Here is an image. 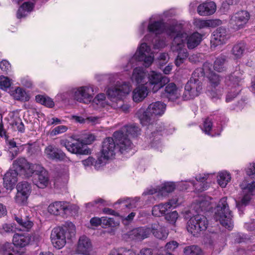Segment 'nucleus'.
Segmentation results:
<instances>
[{
  "label": "nucleus",
  "instance_id": "1",
  "mask_svg": "<svg viewBox=\"0 0 255 255\" xmlns=\"http://www.w3.org/2000/svg\"><path fill=\"white\" fill-rule=\"evenodd\" d=\"M166 33L173 38L171 49L173 52L177 53L175 64L177 66H180L188 56L187 50L185 48L187 33L184 31L181 24L169 26L166 29Z\"/></svg>",
  "mask_w": 255,
  "mask_h": 255
},
{
  "label": "nucleus",
  "instance_id": "2",
  "mask_svg": "<svg viewBox=\"0 0 255 255\" xmlns=\"http://www.w3.org/2000/svg\"><path fill=\"white\" fill-rule=\"evenodd\" d=\"M47 173V171L41 165L30 163L25 158L22 157L14 160L12 167L7 172L10 175H22L25 174L44 175Z\"/></svg>",
  "mask_w": 255,
  "mask_h": 255
},
{
  "label": "nucleus",
  "instance_id": "3",
  "mask_svg": "<svg viewBox=\"0 0 255 255\" xmlns=\"http://www.w3.org/2000/svg\"><path fill=\"white\" fill-rule=\"evenodd\" d=\"M76 234L75 226L70 222H66L62 227L53 229L50 235L52 244L57 249H61L66 243V238L71 239Z\"/></svg>",
  "mask_w": 255,
  "mask_h": 255
},
{
  "label": "nucleus",
  "instance_id": "4",
  "mask_svg": "<svg viewBox=\"0 0 255 255\" xmlns=\"http://www.w3.org/2000/svg\"><path fill=\"white\" fill-rule=\"evenodd\" d=\"M139 133L140 129L134 124L125 126L114 132L113 136L116 140L121 153L127 152L131 148L132 143L128 137V135L134 137Z\"/></svg>",
  "mask_w": 255,
  "mask_h": 255
},
{
  "label": "nucleus",
  "instance_id": "5",
  "mask_svg": "<svg viewBox=\"0 0 255 255\" xmlns=\"http://www.w3.org/2000/svg\"><path fill=\"white\" fill-rule=\"evenodd\" d=\"M96 92V88L93 85H87L73 88L69 92L58 95V97L64 100L69 98L71 95V98L74 100L80 103L89 104L92 102Z\"/></svg>",
  "mask_w": 255,
  "mask_h": 255
},
{
  "label": "nucleus",
  "instance_id": "6",
  "mask_svg": "<svg viewBox=\"0 0 255 255\" xmlns=\"http://www.w3.org/2000/svg\"><path fill=\"white\" fill-rule=\"evenodd\" d=\"M203 69L197 68L192 73L190 79L185 86L182 95L184 100H189L198 96L202 90L201 79L203 77Z\"/></svg>",
  "mask_w": 255,
  "mask_h": 255
},
{
  "label": "nucleus",
  "instance_id": "7",
  "mask_svg": "<svg viewBox=\"0 0 255 255\" xmlns=\"http://www.w3.org/2000/svg\"><path fill=\"white\" fill-rule=\"evenodd\" d=\"M242 190L240 200L236 201V207L242 212L243 207L246 206L255 194V176H246L240 184Z\"/></svg>",
  "mask_w": 255,
  "mask_h": 255
},
{
  "label": "nucleus",
  "instance_id": "8",
  "mask_svg": "<svg viewBox=\"0 0 255 255\" xmlns=\"http://www.w3.org/2000/svg\"><path fill=\"white\" fill-rule=\"evenodd\" d=\"M154 60V55L151 52L150 48L145 42L141 44L136 50L135 54L130 59L127 65L124 67L125 71H128L134 66V63L137 61H143L144 66L148 67L151 65Z\"/></svg>",
  "mask_w": 255,
  "mask_h": 255
},
{
  "label": "nucleus",
  "instance_id": "9",
  "mask_svg": "<svg viewBox=\"0 0 255 255\" xmlns=\"http://www.w3.org/2000/svg\"><path fill=\"white\" fill-rule=\"evenodd\" d=\"M227 200V198L224 197L220 200L216 208L214 219L216 221H219L223 226L231 230L233 228L232 221L233 216L229 209Z\"/></svg>",
  "mask_w": 255,
  "mask_h": 255
},
{
  "label": "nucleus",
  "instance_id": "10",
  "mask_svg": "<svg viewBox=\"0 0 255 255\" xmlns=\"http://www.w3.org/2000/svg\"><path fill=\"white\" fill-rule=\"evenodd\" d=\"M166 105L163 102L157 101L150 104L146 111L140 117V123L142 126H152L156 116H161L164 114Z\"/></svg>",
  "mask_w": 255,
  "mask_h": 255
},
{
  "label": "nucleus",
  "instance_id": "11",
  "mask_svg": "<svg viewBox=\"0 0 255 255\" xmlns=\"http://www.w3.org/2000/svg\"><path fill=\"white\" fill-rule=\"evenodd\" d=\"M78 207L67 202L56 201L51 203L48 207V212L55 216L63 217L72 215L78 211Z\"/></svg>",
  "mask_w": 255,
  "mask_h": 255
},
{
  "label": "nucleus",
  "instance_id": "12",
  "mask_svg": "<svg viewBox=\"0 0 255 255\" xmlns=\"http://www.w3.org/2000/svg\"><path fill=\"white\" fill-rule=\"evenodd\" d=\"M208 226V221L205 216L198 214L190 218L187 223L188 232L194 236H198L205 231Z\"/></svg>",
  "mask_w": 255,
  "mask_h": 255
},
{
  "label": "nucleus",
  "instance_id": "13",
  "mask_svg": "<svg viewBox=\"0 0 255 255\" xmlns=\"http://www.w3.org/2000/svg\"><path fill=\"white\" fill-rule=\"evenodd\" d=\"M118 151L120 152L115 138L114 136L106 137L102 142L100 157L106 162V160L113 159Z\"/></svg>",
  "mask_w": 255,
  "mask_h": 255
},
{
  "label": "nucleus",
  "instance_id": "14",
  "mask_svg": "<svg viewBox=\"0 0 255 255\" xmlns=\"http://www.w3.org/2000/svg\"><path fill=\"white\" fill-rule=\"evenodd\" d=\"M16 188L17 192L14 197L15 203L20 206L26 205L32 190L31 184L27 181L20 182L17 184Z\"/></svg>",
  "mask_w": 255,
  "mask_h": 255
},
{
  "label": "nucleus",
  "instance_id": "15",
  "mask_svg": "<svg viewBox=\"0 0 255 255\" xmlns=\"http://www.w3.org/2000/svg\"><path fill=\"white\" fill-rule=\"evenodd\" d=\"M169 81L168 77L154 71H151L148 74V85L153 93L157 92Z\"/></svg>",
  "mask_w": 255,
  "mask_h": 255
},
{
  "label": "nucleus",
  "instance_id": "16",
  "mask_svg": "<svg viewBox=\"0 0 255 255\" xmlns=\"http://www.w3.org/2000/svg\"><path fill=\"white\" fill-rule=\"evenodd\" d=\"M131 91V86L128 83L118 82L116 85L107 91L108 96L112 99L121 100L128 94Z\"/></svg>",
  "mask_w": 255,
  "mask_h": 255
},
{
  "label": "nucleus",
  "instance_id": "17",
  "mask_svg": "<svg viewBox=\"0 0 255 255\" xmlns=\"http://www.w3.org/2000/svg\"><path fill=\"white\" fill-rule=\"evenodd\" d=\"M60 144L73 153L87 154L88 152L86 148V146L79 139H72L71 141L66 139H62L60 141Z\"/></svg>",
  "mask_w": 255,
  "mask_h": 255
},
{
  "label": "nucleus",
  "instance_id": "18",
  "mask_svg": "<svg viewBox=\"0 0 255 255\" xmlns=\"http://www.w3.org/2000/svg\"><path fill=\"white\" fill-rule=\"evenodd\" d=\"M250 18L249 13L246 10H240L231 16L230 24L235 30L243 28Z\"/></svg>",
  "mask_w": 255,
  "mask_h": 255
},
{
  "label": "nucleus",
  "instance_id": "19",
  "mask_svg": "<svg viewBox=\"0 0 255 255\" xmlns=\"http://www.w3.org/2000/svg\"><path fill=\"white\" fill-rule=\"evenodd\" d=\"M230 38V34L226 28L220 27L215 30L211 39V47H216L225 43Z\"/></svg>",
  "mask_w": 255,
  "mask_h": 255
},
{
  "label": "nucleus",
  "instance_id": "20",
  "mask_svg": "<svg viewBox=\"0 0 255 255\" xmlns=\"http://www.w3.org/2000/svg\"><path fill=\"white\" fill-rule=\"evenodd\" d=\"M178 200L173 198L168 202L161 203L154 205L152 209V215L153 216L159 217L166 214V213L172 208L177 206Z\"/></svg>",
  "mask_w": 255,
  "mask_h": 255
},
{
  "label": "nucleus",
  "instance_id": "21",
  "mask_svg": "<svg viewBox=\"0 0 255 255\" xmlns=\"http://www.w3.org/2000/svg\"><path fill=\"white\" fill-rule=\"evenodd\" d=\"M151 234L149 227H138L129 231L127 235L130 240L141 241L148 238Z\"/></svg>",
  "mask_w": 255,
  "mask_h": 255
},
{
  "label": "nucleus",
  "instance_id": "22",
  "mask_svg": "<svg viewBox=\"0 0 255 255\" xmlns=\"http://www.w3.org/2000/svg\"><path fill=\"white\" fill-rule=\"evenodd\" d=\"M46 157L51 160L62 161L66 157L65 154L54 145H49L44 151Z\"/></svg>",
  "mask_w": 255,
  "mask_h": 255
},
{
  "label": "nucleus",
  "instance_id": "23",
  "mask_svg": "<svg viewBox=\"0 0 255 255\" xmlns=\"http://www.w3.org/2000/svg\"><path fill=\"white\" fill-rule=\"evenodd\" d=\"M149 229L151 233L158 239L164 240L168 237V232L166 228L158 222L151 224Z\"/></svg>",
  "mask_w": 255,
  "mask_h": 255
},
{
  "label": "nucleus",
  "instance_id": "24",
  "mask_svg": "<svg viewBox=\"0 0 255 255\" xmlns=\"http://www.w3.org/2000/svg\"><path fill=\"white\" fill-rule=\"evenodd\" d=\"M149 91V89L145 85H138L132 92V100L135 103L142 101L147 96Z\"/></svg>",
  "mask_w": 255,
  "mask_h": 255
},
{
  "label": "nucleus",
  "instance_id": "25",
  "mask_svg": "<svg viewBox=\"0 0 255 255\" xmlns=\"http://www.w3.org/2000/svg\"><path fill=\"white\" fill-rule=\"evenodd\" d=\"M216 10V4L212 1H207L200 4L197 7V12L201 16L213 14Z\"/></svg>",
  "mask_w": 255,
  "mask_h": 255
},
{
  "label": "nucleus",
  "instance_id": "26",
  "mask_svg": "<svg viewBox=\"0 0 255 255\" xmlns=\"http://www.w3.org/2000/svg\"><path fill=\"white\" fill-rule=\"evenodd\" d=\"M92 251V244L88 238L81 237L78 241L76 252L79 254L89 255Z\"/></svg>",
  "mask_w": 255,
  "mask_h": 255
},
{
  "label": "nucleus",
  "instance_id": "27",
  "mask_svg": "<svg viewBox=\"0 0 255 255\" xmlns=\"http://www.w3.org/2000/svg\"><path fill=\"white\" fill-rule=\"evenodd\" d=\"M31 240L28 234L15 233L12 239V245L15 247L24 248L27 246Z\"/></svg>",
  "mask_w": 255,
  "mask_h": 255
},
{
  "label": "nucleus",
  "instance_id": "28",
  "mask_svg": "<svg viewBox=\"0 0 255 255\" xmlns=\"http://www.w3.org/2000/svg\"><path fill=\"white\" fill-rule=\"evenodd\" d=\"M165 86L164 94L169 100L174 101L180 97L179 90L174 83H168Z\"/></svg>",
  "mask_w": 255,
  "mask_h": 255
},
{
  "label": "nucleus",
  "instance_id": "29",
  "mask_svg": "<svg viewBox=\"0 0 255 255\" xmlns=\"http://www.w3.org/2000/svg\"><path fill=\"white\" fill-rule=\"evenodd\" d=\"M0 254L1 255H23L22 252L16 249L12 244L8 242L0 244Z\"/></svg>",
  "mask_w": 255,
  "mask_h": 255
},
{
  "label": "nucleus",
  "instance_id": "30",
  "mask_svg": "<svg viewBox=\"0 0 255 255\" xmlns=\"http://www.w3.org/2000/svg\"><path fill=\"white\" fill-rule=\"evenodd\" d=\"M210 199L209 197H199L196 202L192 205L195 211L197 213H200V212L208 210L210 208Z\"/></svg>",
  "mask_w": 255,
  "mask_h": 255
},
{
  "label": "nucleus",
  "instance_id": "31",
  "mask_svg": "<svg viewBox=\"0 0 255 255\" xmlns=\"http://www.w3.org/2000/svg\"><path fill=\"white\" fill-rule=\"evenodd\" d=\"M202 36L198 32H194L190 35L187 34V38L185 39L187 47L189 49H192L197 46L201 42Z\"/></svg>",
  "mask_w": 255,
  "mask_h": 255
},
{
  "label": "nucleus",
  "instance_id": "32",
  "mask_svg": "<svg viewBox=\"0 0 255 255\" xmlns=\"http://www.w3.org/2000/svg\"><path fill=\"white\" fill-rule=\"evenodd\" d=\"M241 76L242 75L239 72H234L226 77L225 80L226 84L228 86H231L232 88L239 86L243 79Z\"/></svg>",
  "mask_w": 255,
  "mask_h": 255
},
{
  "label": "nucleus",
  "instance_id": "33",
  "mask_svg": "<svg viewBox=\"0 0 255 255\" xmlns=\"http://www.w3.org/2000/svg\"><path fill=\"white\" fill-rule=\"evenodd\" d=\"M175 188V184L172 182H166L158 186L159 196L165 197L172 192Z\"/></svg>",
  "mask_w": 255,
  "mask_h": 255
},
{
  "label": "nucleus",
  "instance_id": "34",
  "mask_svg": "<svg viewBox=\"0 0 255 255\" xmlns=\"http://www.w3.org/2000/svg\"><path fill=\"white\" fill-rule=\"evenodd\" d=\"M220 23L219 20H202L199 18L195 19L193 22L194 25L199 28L211 27Z\"/></svg>",
  "mask_w": 255,
  "mask_h": 255
},
{
  "label": "nucleus",
  "instance_id": "35",
  "mask_svg": "<svg viewBox=\"0 0 255 255\" xmlns=\"http://www.w3.org/2000/svg\"><path fill=\"white\" fill-rule=\"evenodd\" d=\"M202 69L204 70L203 75H206L212 86L216 87L218 85L220 81L219 76L214 72L208 70L206 64L204 65L203 68Z\"/></svg>",
  "mask_w": 255,
  "mask_h": 255
},
{
  "label": "nucleus",
  "instance_id": "36",
  "mask_svg": "<svg viewBox=\"0 0 255 255\" xmlns=\"http://www.w3.org/2000/svg\"><path fill=\"white\" fill-rule=\"evenodd\" d=\"M140 198L139 197H136L133 199L131 198H127V199H119L117 203L115 204H122V207H126L129 209H132L137 207L138 203L139 201Z\"/></svg>",
  "mask_w": 255,
  "mask_h": 255
},
{
  "label": "nucleus",
  "instance_id": "37",
  "mask_svg": "<svg viewBox=\"0 0 255 255\" xmlns=\"http://www.w3.org/2000/svg\"><path fill=\"white\" fill-rule=\"evenodd\" d=\"M248 51L246 43L240 42L235 44L232 49V54L237 58H241Z\"/></svg>",
  "mask_w": 255,
  "mask_h": 255
},
{
  "label": "nucleus",
  "instance_id": "38",
  "mask_svg": "<svg viewBox=\"0 0 255 255\" xmlns=\"http://www.w3.org/2000/svg\"><path fill=\"white\" fill-rule=\"evenodd\" d=\"M145 77V70L142 67H136L133 71L131 79L138 84L142 82Z\"/></svg>",
  "mask_w": 255,
  "mask_h": 255
},
{
  "label": "nucleus",
  "instance_id": "39",
  "mask_svg": "<svg viewBox=\"0 0 255 255\" xmlns=\"http://www.w3.org/2000/svg\"><path fill=\"white\" fill-rule=\"evenodd\" d=\"M33 8V4L32 3L29 2H25L17 10L16 16L18 18L24 17L26 16L28 12L32 11Z\"/></svg>",
  "mask_w": 255,
  "mask_h": 255
},
{
  "label": "nucleus",
  "instance_id": "40",
  "mask_svg": "<svg viewBox=\"0 0 255 255\" xmlns=\"http://www.w3.org/2000/svg\"><path fill=\"white\" fill-rule=\"evenodd\" d=\"M14 220L16 221L17 224L21 226L22 230L28 231L33 226V222L30 221L29 219H23L20 217L14 215Z\"/></svg>",
  "mask_w": 255,
  "mask_h": 255
},
{
  "label": "nucleus",
  "instance_id": "41",
  "mask_svg": "<svg viewBox=\"0 0 255 255\" xmlns=\"http://www.w3.org/2000/svg\"><path fill=\"white\" fill-rule=\"evenodd\" d=\"M226 60V57L224 55H221L217 57L214 63V70L219 72L225 71Z\"/></svg>",
  "mask_w": 255,
  "mask_h": 255
},
{
  "label": "nucleus",
  "instance_id": "42",
  "mask_svg": "<svg viewBox=\"0 0 255 255\" xmlns=\"http://www.w3.org/2000/svg\"><path fill=\"white\" fill-rule=\"evenodd\" d=\"M93 105H96L98 108H106L109 106L106 101V96L103 93L98 94L92 101Z\"/></svg>",
  "mask_w": 255,
  "mask_h": 255
},
{
  "label": "nucleus",
  "instance_id": "43",
  "mask_svg": "<svg viewBox=\"0 0 255 255\" xmlns=\"http://www.w3.org/2000/svg\"><path fill=\"white\" fill-rule=\"evenodd\" d=\"M32 181L34 185L41 189L47 187L49 182L48 176H33Z\"/></svg>",
  "mask_w": 255,
  "mask_h": 255
},
{
  "label": "nucleus",
  "instance_id": "44",
  "mask_svg": "<svg viewBox=\"0 0 255 255\" xmlns=\"http://www.w3.org/2000/svg\"><path fill=\"white\" fill-rule=\"evenodd\" d=\"M147 29L149 32L157 35L162 32L163 25L160 21L150 22L148 25Z\"/></svg>",
  "mask_w": 255,
  "mask_h": 255
},
{
  "label": "nucleus",
  "instance_id": "45",
  "mask_svg": "<svg viewBox=\"0 0 255 255\" xmlns=\"http://www.w3.org/2000/svg\"><path fill=\"white\" fill-rule=\"evenodd\" d=\"M12 94L14 98L17 100L27 101L29 99V97L25 91L19 87L15 89Z\"/></svg>",
  "mask_w": 255,
  "mask_h": 255
},
{
  "label": "nucleus",
  "instance_id": "46",
  "mask_svg": "<svg viewBox=\"0 0 255 255\" xmlns=\"http://www.w3.org/2000/svg\"><path fill=\"white\" fill-rule=\"evenodd\" d=\"M3 186L6 190H12L17 182V176H3Z\"/></svg>",
  "mask_w": 255,
  "mask_h": 255
},
{
  "label": "nucleus",
  "instance_id": "47",
  "mask_svg": "<svg viewBox=\"0 0 255 255\" xmlns=\"http://www.w3.org/2000/svg\"><path fill=\"white\" fill-rule=\"evenodd\" d=\"M35 100L37 102L49 108H52L54 105V102L51 98L43 95L36 96Z\"/></svg>",
  "mask_w": 255,
  "mask_h": 255
},
{
  "label": "nucleus",
  "instance_id": "48",
  "mask_svg": "<svg viewBox=\"0 0 255 255\" xmlns=\"http://www.w3.org/2000/svg\"><path fill=\"white\" fill-rule=\"evenodd\" d=\"M184 253L185 255H200L201 250L197 246H190L184 248Z\"/></svg>",
  "mask_w": 255,
  "mask_h": 255
},
{
  "label": "nucleus",
  "instance_id": "49",
  "mask_svg": "<svg viewBox=\"0 0 255 255\" xmlns=\"http://www.w3.org/2000/svg\"><path fill=\"white\" fill-rule=\"evenodd\" d=\"M83 165L85 166H90L95 164V166L102 165L105 164V161H103L102 157H99L97 160L92 157H89L87 159L82 161Z\"/></svg>",
  "mask_w": 255,
  "mask_h": 255
},
{
  "label": "nucleus",
  "instance_id": "50",
  "mask_svg": "<svg viewBox=\"0 0 255 255\" xmlns=\"http://www.w3.org/2000/svg\"><path fill=\"white\" fill-rule=\"evenodd\" d=\"M103 227L106 228L108 227H116L119 225V223L116 221L113 218H109L107 217H102Z\"/></svg>",
  "mask_w": 255,
  "mask_h": 255
},
{
  "label": "nucleus",
  "instance_id": "51",
  "mask_svg": "<svg viewBox=\"0 0 255 255\" xmlns=\"http://www.w3.org/2000/svg\"><path fill=\"white\" fill-rule=\"evenodd\" d=\"M10 125L14 129H17L18 131L24 132L25 130L24 124L20 118L15 119L11 122Z\"/></svg>",
  "mask_w": 255,
  "mask_h": 255
},
{
  "label": "nucleus",
  "instance_id": "52",
  "mask_svg": "<svg viewBox=\"0 0 255 255\" xmlns=\"http://www.w3.org/2000/svg\"><path fill=\"white\" fill-rule=\"evenodd\" d=\"M11 84L9 79L7 77L1 76L0 77V88L4 90H6Z\"/></svg>",
  "mask_w": 255,
  "mask_h": 255
},
{
  "label": "nucleus",
  "instance_id": "53",
  "mask_svg": "<svg viewBox=\"0 0 255 255\" xmlns=\"http://www.w3.org/2000/svg\"><path fill=\"white\" fill-rule=\"evenodd\" d=\"M178 218V214L176 211L165 214V219L172 224L175 223Z\"/></svg>",
  "mask_w": 255,
  "mask_h": 255
},
{
  "label": "nucleus",
  "instance_id": "54",
  "mask_svg": "<svg viewBox=\"0 0 255 255\" xmlns=\"http://www.w3.org/2000/svg\"><path fill=\"white\" fill-rule=\"evenodd\" d=\"M179 246V244L175 241H171L167 243L164 249L167 252H173Z\"/></svg>",
  "mask_w": 255,
  "mask_h": 255
},
{
  "label": "nucleus",
  "instance_id": "55",
  "mask_svg": "<svg viewBox=\"0 0 255 255\" xmlns=\"http://www.w3.org/2000/svg\"><path fill=\"white\" fill-rule=\"evenodd\" d=\"M16 228L14 227V224H4L2 225L1 229L0 230H1L0 232L1 233H13L15 231Z\"/></svg>",
  "mask_w": 255,
  "mask_h": 255
},
{
  "label": "nucleus",
  "instance_id": "56",
  "mask_svg": "<svg viewBox=\"0 0 255 255\" xmlns=\"http://www.w3.org/2000/svg\"><path fill=\"white\" fill-rule=\"evenodd\" d=\"M39 150V147L35 144H28L27 146L26 153L29 155L36 154Z\"/></svg>",
  "mask_w": 255,
  "mask_h": 255
},
{
  "label": "nucleus",
  "instance_id": "57",
  "mask_svg": "<svg viewBox=\"0 0 255 255\" xmlns=\"http://www.w3.org/2000/svg\"><path fill=\"white\" fill-rule=\"evenodd\" d=\"M68 128L66 126L61 125L55 127L51 132L52 135H56L65 132Z\"/></svg>",
  "mask_w": 255,
  "mask_h": 255
},
{
  "label": "nucleus",
  "instance_id": "58",
  "mask_svg": "<svg viewBox=\"0 0 255 255\" xmlns=\"http://www.w3.org/2000/svg\"><path fill=\"white\" fill-rule=\"evenodd\" d=\"M231 179V176H219L218 183L221 187L224 188Z\"/></svg>",
  "mask_w": 255,
  "mask_h": 255
},
{
  "label": "nucleus",
  "instance_id": "59",
  "mask_svg": "<svg viewBox=\"0 0 255 255\" xmlns=\"http://www.w3.org/2000/svg\"><path fill=\"white\" fill-rule=\"evenodd\" d=\"M154 194H156L158 197H160L159 196L158 186L156 187H151L146 189L143 192L142 195H153Z\"/></svg>",
  "mask_w": 255,
  "mask_h": 255
},
{
  "label": "nucleus",
  "instance_id": "60",
  "mask_svg": "<svg viewBox=\"0 0 255 255\" xmlns=\"http://www.w3.org/2000/svg\"><path fill=\"white\" fill-rule=\"evenodd\" d=\"M212 128V123L211 121L209 119H206L204 122L203 128L202 129L203 131L205 133L209 134V132L211 130Z\"/></svg>",
  "mask_w": 255,
  "mask_h": 255
},
{
  "label": "nucleus",
  "instance_id": "61",
  "mask_svg": "<svg viewBox=\"0 0 255 255\" xmlns=\"http://www.w3.org/2000/svg\"><path fill=\"white\" fill-rule=\"evenodd\" d=\"M241 91V89H238L236 90H232L229 92L226 97V101L227 102H231L234 98H235Z\"/></svg>",
  "mask_w": 255,
  "mask_h": 255
},
{
  "label": "nucleus",
  "instance_id": "62",
  "mask_svg": "<svg viewBox=\"0 0 255 255\" xmlns=\"http://www.w3.org/2000/svg\"><path fill=\"white\" fill-rule=\"evenodd\" d=\"M0 136L4 137L6 140H8V136L6 134V130L3 128L2 116L1 114H0Z\"/></svg>",
  "mask_w": 255,
  "mask_h": 255
},
{
  "label": "nucleus",
  "instance_id": "63",
  "mask_svg": "<svg viewBox=\"0 0 255 255\" xmlns=\"http://www.w3.org/2000/svg\"><path fill=\"white\" fill-rule=\"evenodd\" d=\"M95 140V136L92 134H89L86 135L82 142L84 145L86 146L87 144H91Z\"/></svg>",
  "mask_w": 255,
  "mask_h": 255
},
{
  "label": "nucleus",
  "instance_id": "64",
  "mask_svg": "<svg viewBox=\"0 0 255 255\" xmlns=\"http://www.w3.org/2000/svg\"><path fill=\"white\" fill-rule=\"evenodd\" d=\"M120 255H135V253L132 250L125 248H119Z\"/></svg>",
  "mask_w": 255,
  "mask_h": 255
}]
</instances>
